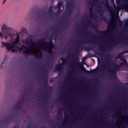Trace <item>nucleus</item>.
<instances>
[{"instance_id":"f257e3e1","label":"nucleus","mask_w":128,"mask_h":128,"mask_svg":"<svg viewBox=\"0 0 128 128\" xmlns=\"http://www.w3.org/2000/svg\"><path fill=\"white\" fill-rule=\"evenodd\" d=\"M124 54H128V50L123 51L119 53L116 56V58H120V60H122L124 62H122L120 65H118L116 63H112L113 68H108V72L109 74H112V76H114L116 72H119V70L122 68V66H128V62L126 60V57L124 56Z\"/></svg>"},{"instance_id":"f03ea898","label":"nucleus","mask_w":128,"mask_h":128,"mask_svg":"<svg viewBox=\"0 0 128 128\" xmlns=\"http://www.w3.org/2000/svg\"><path fill=\"white\" fill-rule=\"evenodd\" d=\"M16 38L14 39L12 38V40H10V42H2V46H5L6 48V50H7L8 52H18L16 49H14V48L16 47V46L20 42V34H16Z\"/></svg>"},{"instance_id":"7ed1b4c3","label":"nucleus","mask_w":128,"mask_h":128,"mask_svg":"<svg viewBox=\"0 0 128 128\" xmlns=\"http://www.w3.org/2000/svg\"><path fill=\"white\" fill-rule=\"evenodd\" d=\"M14 34L12 32V29L4 24L1 26V32H0V38L3 40L4 38L7 40L9 38H14Z\"/></svg>"},{"instance_id":"20e7f679","label":"nucleus","mask_w":128,"mask_h":128,"mask_svg":"<svg viewBox=\"0 0 128 128\" xmlns=\"http://www.w3.org/2000/svg\"><path fill=\"white\" fill-rule=\"evenodd\" d=\"M37 44H42L44 46L43 48L45 50H47L49 54H54L52 50L50 48H46V46H50L51 48H54V42L52 41V37H50V42L48 43L45 42L44 39H42L38 40Z\"/></svg>"},{"instance_id":"39448f33","label":"nucleus","mask_w":128,"mask_h":128,"mask_svg":"<svg viewBox=\"0 0 128 128\" xmlns=\"http://www.w3.org/2000/svg\"><path fill=\"white\" fill-rule=\"evenodd\" d=\"M88 24H92V26L93 27V28L95 30L96 32L98 34H101L102 36L106 35L108 34V32L106 31H102L98 30V24H92V20H88Z\"/></svg>"},{"instance_id":"423d86ee","label":"nucleus","mask_w":128,"mask_h":128,"mask_svg":"<svg viewBox=\"0 0 128 128\" xmlns=\"http://www.w3.org/2000/svg\"><path fill=\"white\" fill-rule=\"evenodd\" d=\"M66 9L68 10V14L69 16H70L72 14V12L76 6H74V2H67L66 5Z\"/></svg>"},{"instance_id":"0eeeda50","label":"nucleus","mask_w":128,"mask_h":128,"mask_svg":"<svg viewBox=\"0 0 128 128\" xmlns=\"http://www.w3.org/2000/svg\"><path fill=\"white\" fill-rule=\"evenodd\" d=\"M60 60H62V64H59L56 66L55 70H62L64 68V66H66V62H68V59L62 58Z\"/></svg>"},{"instance_id":"6e6552de","label":"nucleus","mask_w":128,"mask_h":128,"mask_svg":"<svg viewBox=\"0 0 128 128\" xmlns=\"http://www.w3.org/2000/svg\"><path fill=\"white\" fill-rule=\"evenodd\" d=\"M16 48L18 50H19V52H24V54H28L29 56L30 54V52L28 50V48L24 46V45H22L21 47L16 46Z\"/></svg>"},{"instance_id":"1a4fd4ad","label":"nucleus","mask_w":128,"mask_h":128,"mask_svg":"<svg viewBox=\"0 0 128 128\" xmlns=\"http://www.w3.org/2000/svg\"><path fill=\"white\" fill-rule=\"evenodd\" d=\"M62 2H58L57 6H55V8H58L57 12L55 14L56 16H58V14H60L62 13V10H60V8H62V4H64V2H62V0H60Z\"/></svg>"},{"instance_id":"9d476101","label":"nucleus","mask_w":128,"mask_h":128,"mask_svg":"<svg viewBox=\"0 0 128 128\" xmlns=\"http://www.w3.org/2000/svg\"><path fill=\"white\" fill-rule=\"evenodd\" d=\"M82 48H84V47L82 45V44H80L76 48V50L74 53V56H78V54H80V50H82Z\"/></svg>"},{"instance_id":"9b49d317","label":"nucleus","mask_w":128,"mask_h":128,"mask_svg":"<svg viewBox=\"0 0 128 128\" xmlns=\"http://www.w3.org/2000/svg\"><path fill=\"white\" fill-rule=\"evenodd\" d=\"M30 42L28 40H24V44H26L28 46H31V47L32 48V46H36V43L34 42V40L32 39H29Z\"/></svg>"},{"instance_id":"f8f14e48","label":"nucleus","mask_w":128,"mask_h":128,"mask_svg":"<svg viewBox=\"0 0 128 128\" xmlns=\"http://www.w3.org/2000/svg\"><path fill=\"white\" fill-rule=\"evenodd\" d=\"M44 86L46 88H47V90H52V87H50V86H48V78L46 76H44Z\"/></svg>"},{"instance_id":"ddd939ff","label":"nucleus","mask_w":128,"mask_h":128,"mask_svg":"<svg viewBox=\"0 0 128 128\" xmlns=\"http://www.w3.org/2000/svg\"><path fill=\"white\" fill-rule=\"evenodd\" d=\"M22 100L18 102L14 106L15 108H17V110H21L22 106H20Z\"/></svg>"},{"instance_id":"4468645a","label":"nucleus","mask_w":128,"mask_h":128,"mask_svg":"<svg viewBox=\"0 0 128 128\" xmlns=\"http://www.w3.org/2000/svg\"><path fill=\"white\" fill-rule=\"evenodd\" d=\"M36 58H42V52H39L38 54H36L35 55Z\"/></svg>"},{"instance_id":"2eb2a0df","label":"nucleus","mask_w":128,"mask_h":128,"mask_svg":"<svg viewBox=\"0 0 128 128\" xmlns=\"http://www.w3.org/2000/svg\"><path fill=\"white\" fill-rule=\"evenodd\" d=\"M104 6L106 8H110V4H108V0H105Z\"/></svg>"},{"instance_id":"dca6fc26","label":"nucleus","mask_w":128,"mask_h":128,"mask_svg":"<svg viewBox=\"0 0 128 128\" xmlns=\"http://www.w3.org/2000/svg\"><path fill=\"white\" fill-rule=\"evenodd\" d=\"M6 56L4 58V60L3 62H2L1 64V65L0 66V68H2V66H4V62H6Z\"/></svg>"},{"instance_id":"f3484780","label":"nucleus","mask_w":128,"mask_h":128,"mask_svg":"<svg viewBox=\"0 0 128 128\" xmlns=\"http://www.w3.org/2000/svg\"><path fill=\"white\" fill-rule=\"evenodd\" d=\"M52 6H50L48 8V12H50V14H52Z\"/></svg>"},{"instance_id":"a211bd4d","label":"nucleus","mask_w":128,"mask_h":128,"mask_svg":"<svg viewBox=\"0 0 128 128\" xmlns=\"http://www.w3.org/2000/svg\"><path fill=\"white\" fill-rule=\"evenodd\" d=\"M90 17L94 18V13L92 12V9L90 10Z\"/></svg>"},{"instance_id":"6ab92c4d","label":"nucleus","mask_w":128,"mask_h":128,"mask_svg":"<svg viewBox=\"0 0 128 128\" xmlns=\"http://www.w3.org/2000/svg\"><path fill=\"white\" fill-rule=\"evenodd\" d=\"M86 50H87V52H90V50H94V48H92V47H86Z\"/></svg>"},{"instance_id":"aec40b11","label":"nucleus","mask_w":128,"mask_h":128,"mask_svg":"<svg viewBox=\"0 0 128 128\" xmlns=\"http://www.w3.org/2000/svg\"><path fill=\"white\" fill-rule=\"evenodd\" d=\"M114 46V44H110L108 46V48L109 50H112V48H113Z\"/></svg>"},{"instance_id":"412c9836","label":"nucleus","mask_w":128,"mask_h":128,"mask_svg":"<svg viewBox=\"0 0 128 128\" xmlns=\"http://www.w3.org/2000/svg\"><path fill=\"white\" fill-rule=\"evenodd\" d=\"M82 70H83V72H90V71L86 70V68H84V67H83Z\"/></svg>"},{"instance_id":"4be33fe9","label":"nucleus","mask_w":128,"mask_h":128,"mask_svg":"<svg viewBox=\"0 0 128 128\" xmlns=\"http://www.w3.org/2000/svg\"><path fill=\"white\" fill-rule=\"evenodd\" d=\"M64 116L65 120H66V118H68V114H66V112H64Z\"/></svg>"},{"instance_id":"5701e85b","label":"nucleus","mask_w":128,"mask_h":128,"mask_svg":"<svg viewBox=\"0 0 128 128\" xmlns=\"http://www.w3.org/2000/svg\"><path fill=\"white\" fill-rule=\"evenodd\" d=\"M110 56H106V60H107L108 62H110Z\"/></svg>"},{"instance_id":"b1692460","label":"nucleus","mask_w":128,"mask_h":128,"mask_svg":"<svg viewBox=\"0 0 128 128\" xmlns=\"http://www.w3.org/2000/svg\"><path fill=\"white\" fill-rule=\"evenodd\" d=\"M91 72H92V74H96V70H93Z\"/></svg>"},{"instance_id":"393cba45","label":"nucleus","mask_w":128,"mask_h":128,"mask_svg":"<svg viewBox=\"0 0 128 128\" xmlns=\"http://www.w3.org/2000/svg\"><path fill=\"white\" fill-rule=\"evenodd\" d=\"M6 2H8V0H4L2 4V6H4Z\"/></svg>"},{"instance_id":"a878e982","label":"nucleus","mask_w":128,"mask_h":128,"mask_svg":"<svg viewBox=\"0 0 128 128\" xmlns=\"http://www.w3.org/2000/svg\"><path fill=\"white\" fill-rule=\"evenodd\" d=\"M54 32H55L54 33L55 34H58V31L55 30Z\"/></svg>"},{"instance_id":"bb28decb","label":"nucleus","mask_w":128,"mask_h":128,"mask_svg":"<svg viewBox=\"0 0 128 128\" xmlns=\"http://www.w3.org/2000/svg\"><path fill=\"white\" fill-rule=\"evenodd\" d=\"M54 79H50V82H51V84H52V82H54Z\"/></svg>"},{"instance_id":"cd10ccee","label":"nucleus","mask_w":128,"mask_h":128,"mask_svg":"<svg viewBox=\"0 0 128 128\" xmlns=\"http://www.w3.org/2000/svg\"><path fill=\"white\" fill-rule=\"evenodd\" d=\"M58 116H60V115L62 116V112H58Z\"/></svg>"},{"instance_id":"c85d7f7f","label":"nucleus","mask_w":128,"mask_h":128,"mask_svg":"<svg viewBox=\"0 0 128 128\" xmlns=\"http://www.w3.org/2000/svg\"><path fill=\"white\" fill-rule=\"evenodd\" d=\"M46 116H50V113L48 112H46Z\"/></svg>"},{"instance_id":"c756f323","label":"nucleus","mask_w":128,"mask_h":128,"mask_svg":"<svg viewBox=\"0 0 128 128\" xmlns=\"http://www.w3.org/2000/svg\"><path fill=\"white\" fill-rule=\"evenodd\" d=\"M104 50V48L103 47L100 48V50Z\"/></svg>"},{"instance_id":"7c9ffc66","label":"nucleus","mask_w":128,"mask_h":128,"mask_svg":"<svg viewBox=\"0 0 128 128\" xmlns=\"http://www.w3.org/2000/svg\"><path fill=\"white\" fill-rule=\"evenodd\" d=\"M88 36H92V34H90V33H88Z\"/></svg>"},{"instance_id":"2f4dec72","label":"nucleus","mask_w":128,"mask_h":128,"mask_svg":"<svg viewBox=\"0 0 128 128\" xmlns=\"http://www.w3.org/2000/svg\"><path fill=\"white\" fill-rule=\"evenodd\" d=\"M48 70H50L49 69H46V73L48 72Z\"/></svg>"},{"instance_id":"473e14b6","label":"nucleus","mask_w":128,"mask_h":128,"mask_svg":"<svg viewBox=\"0 0 128 128\" xmlns=\"http://www.w3.org/2000/svg\"><path fill=\"white\" fill-rule=\"evenodd\" d=\"M45 100H48V96H45Z\"/></svg>"},{"instance_id":"72a5a7b5","label":"nucleus","mask_w":128,"mask_h":128,"mask_svg":"<svg viewBox=\"0 0 128 128\" xmlns=\"http://www.w3.org/2000/svg\"><path fill=\"white\" fill-rule=\"evenodd\" d=\"M94 2H98V0H94Z\"/></svg>"},{"instance_id":"f704fd0d","label":"nucleus","mask_w":128,"mask_h":128,"mask_svg":"<svg viewBox=\"0 0 128 128\" xmlns=\"http://www.w3.org/2000/svg\"><path fill=\"white\" fill-rule=\"evenodd\" d=\"M102 10V9H99L98 12H100Z\"/></svg>"},{"instance_id":"c9c22d12","label":"nucleus","mask_w":128,"mask_h":128,"mask_svg":"<svg viewBox=\"0 0 128 128\" xmlns=\"http://www.w3.org/2000/svg\"><path fill=\"white\" fill-rule=\"evenodd\" d=\"M78 66H82V64H80V63H78Z\"/></svg>"},{"instance_id":"e433bc0d","label":"nucleus","mask_w":128,"mask_h":128,"mask_svg":"<svg viewBox=\"0 0 128 128\" xmlns=\"http://www.w3.org/2000/svg\"><path fill=\"white\" fill-rule=\"evenodd\" d=\"M13 128H18V127L16 126H15Z\"/></svg>"},{"instance_id":"4c0bfd02","label":"nucleus","mask_w":128,"mask_h":128,"mask_svg":"<svg viewBox=\"0 0 128 128\" xmlns=\"http://www.w3.org/2000/svg\"><path fill=\"white\" fill-rule=\"evenodd\" d=\"M86 32H88V29L86 28Z\"/></svg>"},{"instance_id":"58836bf2","label":"nucleus","mask_w":128,"mask_h":128,"mask_svg":"<svg viewBox=\"0 0 128 128\" xmlns=\"http://www.w3.org/2000/svg\"><path fill=\"white\" fill-rule=\"evenodd\" d=\"M51 68H52V65H50Z\"/></svg>"},{"instance_id":"ea45409f","label":"nucleus","mask_w":128,"mask_h":128,"mask_svg":"<svg viewBox=\"0 0 128 128\" xmlns=\"http://www.w3.org/2000/svg\"><path fill=\"white\" fill-rule=\"evenodd\" d=\"M10 120H12V118H10Z\"/></svg>"},{"instance_id":"a19ab883","label":"nucleus","mask_w":128,"mask_h":128,"mask_svg":"<svg viewBox=\"0 0 128 128\" xmlns=\"http://www.w3.org/2000/svg\"><path fill=\"white\" fill-rule=\"evenodd\" d=\"M119 114H122V113H120Z\"/></svg>"},{"instance_id":"79ce46f5","label":"nucleus","mask_w":128,"mask_h":128,"mask_svg":"<svg viewBox=\"0 0 128 128\" xmlns=\"http://www.w3.org/2000/svg\"><path fill=\"white\" fill-rule=\"evenodd\" d=\"M80 44H82V42H80Z\"/></svg>"},{"instance_id":"37998d69","label":"nucleus","mask_w":128,"mask_h":128,"mask_svg":"<svg viewBox=\"0 0 128 128\" xmlns=\"http://www.w3.org/2000/svg\"><path fill=\"white\" fill-rule=\"evenodd\" d=\"M64 124H66V122H64Z\"/></svg>"},{"instance_id":"c03bdc74","label":"nucleus","mask_w":128,"mask_h":128,"mask_svg":"<svg viewBox=\"0 0 128 128\" xmlns=\"http://www.w3.org/2000/svg\"><path fill=\"white\" fill-rule=\"evenodd\" d=\"M56 38H55V40H56Z\"/></svg>"}]
</instances>
